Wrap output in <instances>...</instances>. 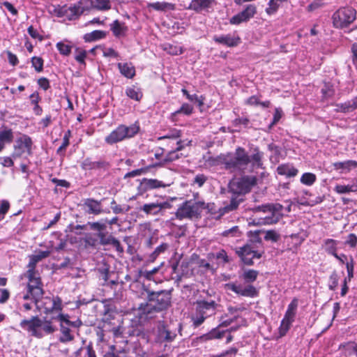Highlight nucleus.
I'll return each mask as SVG.
<instances>
[{"label":"nucleus","mask_w":357,"mask_h":357,"mask_svg":"<svg viewBox=\"0 0 357 357\" xmlns=\"http://www.w3.org/2000/svg\"><path fill=\"white\" fill-rule=\"evenodd\" d=\"M142 185L145 190L165 188L167 186L162 181L153 178H144Z\"/></svg>","instance_id":"obj_30"},{"label":"nucleus","mask_w":357,"mask_h":357,"mask_svg":"<svg viewBox=\"0 0 357 357\" xmlns=\"http://www.w3.org/2000/svg\"><path fill=\"white\" fill-rule=\"evenodd\" d=\"M111 208L114 213L119 214L128 212L130 209V207L127 205H119L116 204L115 200L113 199L111 202Z\"/></svg>","instance_id":"obj_47"},{"label":"nucleus","mask_w":357,"mask_h":357,"mask_svg":"<svg viewBox=\"0 0 357 357\" xmlns=\"http://www.w3.org/2000/svg\"><path fill=\"white\" fill-rule=\"evenodd\" d=\"M281 2L277 0H269L268 7L266 8V13L269 15L275 14L278 10Z\"/></svg>","instance_id":"obj_48"},{"label":"nucleus","mask_w":357,"mask_h":357,"mask_svg":"<svg viewBox=\"0 0 357 357\" xmlns=\"http://www.w3.org/2000/svg\"><path fill=\"white\" fill-rule=\"evenodd\" d=\"M75 357H96V355L93 347L89 344L78 349L75 353Z\"/></svg>","instance_id":"obj_39"},{"label":"nucleus","mask_w":357,"mask_h":357,"mask_svg":"<svg viewBox=\"0 0 357 357\" xmlns=\"http://www.w3.org/2000/svg\"><path fill=\"white\" fill-rule=\"evenodd\" d=\"M93 8L97 10H106L111 8L109 0H93Z\"/></svg>","instance_id":"obj_45"},{"label":"nucleus","mask_w":357,"mask_h":357,"mask_svg":"<svg viewBox=\"0 0 357 357\" xmlns=\"http://www.w3.org/2000/svg\"><path fill=\"white\" fill-rule=\"evenodd\" d=\"M225 290H230L236 294L245 296L253 298L257 296L258 291L256 288L251 285L248 284L246 286H242L241 284H236V283L230 282L227 283L224 285Z\"/></svg>","instance_id":"obj_14"},{"label":"nucleus","mask_w":357,"mask_h":357,"mask_svg":"<svg viewBox=\"0 0 357 357\" xmlns=\"http://www.w3.org/2000/svg\"><path fill=\"white\" fill-rule=\"evenodd\" d=\"M337 241L334 239L328 238L324 241V248L325 251L335 257H337Z\"/></svg>","instance_id":"obj_35"},{"label":"nucleus","mask_w":357,"mask_h":357,"mask_svg":"<svg viewBox=\"0 0 357 357\" xmlns=\"http://www.w3.org/2000/svg\"><path fill=\"white\" fill-rule=\"evenodd\" d=\"M280 234L275 230H268L266 232L264 239L266 241H271L273 242H277L280 239Z\"/></svg>","instance_id":"obj_59"},{"label":"nucleus","mask_w":357,"mask_h":357,"mask_svg":"<svg viewBox=\"0 0 357 357\" xmlns=\"http://www.w3.org/2000/svg\"><path fill=\"white\" fill-rule=\"evenodd\" d=\"M172 208V204L168 202L158 201L155 202L147 203L139 208V211L144 212L147 215H163L164 211Z\"/></svg>","instance_id":"obj_13"},{"label":"nucleus","mask_w":357,"mask_h":357,"mask_svg":"<svg viewBox=\"0 0 357 357\" xmlns=\"http://www.w3.org/2000/svg\"><path fill=\"white\" fill-rule=\"evenodd\" d=\"M162 49L171 55H179L183 52L182 47L177 45L165 44L162 45Z\"/></svg>","instance_id":"obj_40"},{"label":"nucleus","mask_w":357,"mask_h":357,"mask_svg":"<svg viewBox=\"0 0 357 357\" xmlns=\"http://www.w3.org/2000/svg\"><path fill=\"white\" fill-rule=\"evenodd\" d=\"M110 29L113 34L116 38H121L126 36L128 31V27L124 23L119 22V20H114L110 24Z\"/></svg>","instance_id":"obj_25"},{"label":"nucleus","mask_w":357,"mask_h":357,"mask_svg":"<svg viewBox=\"0 0 357 357\" xmlns=\"http://www.w3.org/2000/svg\"><path fill=\"white\" fill-rule=\"evenodd\" d=\"M220 327H217L215 328H213L209 333L203 335L200 337V339L203 340H208L213 339H221L222 338L225 331H220L219 329Z\"/></svg>","instance_id":"obj_38"},{"label":"nucleus","mask_w":357,"mask_h":357,"mask_svg":"<svg viewBox=\"0 0 357 357\" xmlns=\"http://www.w3.org/2000/svg\"><path fill=\"white\" fill-rule=\"evenodd\" d=\"M87 225H89L91 229L96 230L99 232H102V231L106 229L105 224L100 223L99 222H89L87 223Z\"/></svg>","instance_id":"obj_63"},{"label":"nucleus","mask_w":357,"mask_h":357,"mask_svg":"<svg viewBox=\"0 0 357 357\" xmlns=\"http://www.w3.org/2000/svg\"><path fill=\"white\" fill-rule=\"evenodd\" d=\"M86 207V212L89 214L99 215L102 213L101 202L93 199H87L84 203Z\"/></svg>","instance_id":"obj_24"},{"label":"nucleus","mask_w":357,"mask_h":357,"mask_svg":"<svg viewBox=\"0 0 357 357\" xmlns=\"http://www.w3.org/2000/svg\"><path fill=\"white\" fill-rule=\"evenodd\" d=\"M20 327L36 338H43L46 335L53 334L57 327L51 320L41 319L38 316H32L30 319H22Z\"/></svg>","instance_id":"obj_3"},{"label":"nucleus","mask_w":357,"mask_h":357,"mask_svg":"<svg viewBox=\"0 0 357 357\" xmlns=\"http://www.w3.org/2000/svg\"><path fill=\"white\" fill-rule=\"evenodd\" d=\"M193 107L190 105L188 103H184L180 107L179 109L176 110L174 113H172V116H176L181 113L184 114L185 115H190L192 113Z\"/></svg>","instance_id":"obj_52"},{"label":"nucleus","mask_w":357,"mask_h":357,"mask_svg":"<svg viewBox=\"0 0 357 357\" xmlns=\"http://www.w3.org/2000/svg\"><path fill=\"white\" fill-rule=\"evenodd\" d=\"M282 208L280 204H266L255 206L252 210L259 213L258 225H273L280 220Z\"/></svg>","instance_id":"obj_5"},{"label":"nucleus","mask_w":357,"mask_h":357,"mask_svg":"<svg viewBox=\"0 0 357 357\" xmlns=\"http://www.w3.org/2000/svg\"><path fill=\"white\" fill-rule=\"evenodd\" d=\"M126 95L131 99L139 101L142 97L141 92L134 88L129 87L126 90Z\"/></svg>","instance_id":"obj_50"},{"label":"nucleus","mask_w":357,"mask_h":357,"mask_svg":"<svg viewBox=\"0 0 357 357\" xmlns=\"http://www.w3.org/2000/svg\"><path fill=\"white\" fill-rule=\"evenodd\" d=\"M206 208V204L204 202H196L195 200H187L181 204L176 212L175 216L178 220L199 218L203 209Z\"/></svg>","instance_id":"obj_6"},{"label":"nucleus","mask_w":357,"mask_h":357,"mask_svg":"<svg viewBox=\"0 0 357 357\" xmlns=\"http://www.w3.org/2000/svg\"><path fill=\"white\" fill-rule=\"evenodd\" d=\"M169 248V245L167 243H163L160 244L159 246H158L155 250L149 255V261H154L156 258L162 253H164L168 248Z\"/></svg>","instance_id":"obj_41"},{"label":"nucleus","mask_w":357,"mask_h":357,"mask_svg":"<svg viewBox=\"0 0 357 357\" xmlns=\"http://www.w3.org/2000/svg\"><path fill=\"white\" fill-rule=\"evenodd\" d=\"M261 153L257 152L250 156L243 148L239 146L236 149L234 153L223 155L221 160L225 169L231 172L244 173L250 163L252 168L261 167Z\"/></svg>","instance_id":"obj_1"},{"label":"nucleus","mask_w":357,"mask_h":357,"mask_svg":"<svg viewBox=\"0 0 357 357\" xmlns=\"http://www.w3.org/2000/svg\"><path fill=\"white\" fill-rule=\"evenodd\" d=\"M118 68L124 77L132 79L135 75V68L131 63H119Z\"/></svg>","instance_id":"obj_28"},{"label":"nucleus","mask_w":357,"mask_h":357,"mask_svg":"<svg viewBox=\"0 0 357 357\" xmlns=\"http://www.w3.org/2000/svg\"><path fill=\"white\" fill-rule=\"evenodd\" d=\"M96 333L98 340L100 342H107L111 338L110 335L107 332L103 331V329L100 325L97 327Z\"/></svg>","instance_id":"obj_51"},{"label":"nucleus","mask_w":357,"mask_h":357,"mask_svg":"<svg viewBox=\"0 0 357 357\" xmlns=\"http://www.w3.org/2000/svg\"><path fill=\"white\" fill-rule=\"evenodd\" d=\"M124 332V329L123 326L119 325L117 326H114L113 331H112V337L114 339H118L123 337V334Z\"/></svg>","instance_id":"obj_64"},{"label":"nucleus","mask_w":357,"mask_h":357,"mask_svg":"<svg viewBox=\"0 0 357 357\" xmlns=\"http://www.w3.org/2000/svg\"><path fill=\"white\" fill-rule=\"evenodd\" d=\"M40 308L44 310V313L49 314L53 312H60L62 310V300L59 296L43 298Z\"/></svg>","instance_id":"obj_16"},{"label":"nucleus","mask_w":357,"mask_h":357,"mask_svg":"<svg viewBox=\"0 0 357 357\" xmlns=\"http://www.w3.org/2000/svg\"><path fill=\"white\" fill-rule=\"evenodd\" d=\"M107 33L104 31L95 30L91 33H86L84 36V39L86 42L96 41L105 38Z\"/></svg>","instance_id":"obj_37"},{"label":"nucleus","mask_w":357,"mask_h":357,"mask_svg":"<svg viewBox=\"0 0 357 357\" xmlns=\"http://www.w3.org/2000/svg\"><path fill=\"white\" fill-rule=\"evenodd\" d=\"M335 111L337 112H349L353 111L352 106L350 101L345 102L344 103L337 104Z\"/></svg>","instance_id":"obj_55"},{"label":"nucleus","mask_w":357,"mask_h":357,"mask_svg":"<svg viewBox=\"0 0 357 357\" xmlns=\"http://www.w3.org/2000/svg\"><path fill=\"white\" fill-rule=\"evenodd\" d=\"M93 0H80L77 4L69 8L71 18L77 17L85 10L93 8Z\"/></svg>","instance_id":"obj_20"},{"label":"nucleus","mask_w":357,"mask_h":357,"mask_svg":"<svg viewBox=\"0 0 357 357\" xmlns=\"http://www.w3.org/2000/svg\"><path fill=\"white\" fill-rule=\"evenodd\" d=\"M256 13V6L254 4H249L243 10L234 15L229 20V22L231 24H239L242 22H248L250 19L254 17Z\"/></svg>","instance_id":"obj_18"},{"label":"nucleus","mask_w":357,"mask_h":357,"mask_svg":"<svg viewBox=\"0 0 357 357\" xmlns=\"http://www.w3.org/2000/svg\"><path fill=\"white\" fill-rule=\"evenodd\" d=\"M298 307V300L294 298L289 304L287 310L284 314L280 326L279 327V333L281 337L284 336L289 330L292 323L295 320L296 310Z\"/></svg>","instance_id":"obj_11"},{"label":"nucleus","mask_w":357,"mask_h":357,"mask_svg":"<svg viewBox=\"0 0 357 357\" xmlns=\"http://www.w3.org/2000/svg\"><path fill=\"white\" fill-rule=\"evenodd\" d=\"M181 91L190 101L197 102L199 107H202L204 105V98L202 96H198L196 94L190 95L185 89H182Z\"/></svg>","instance_id":"obj_43"},{"label":"nucleus","mask_w":357,"mask_h":357,"mask_svg":"<svg viewBox=\"0 0 357 357\" xmlns=\"http://www.w3.org/2000/svg\"><path fill=\"white\" fill-rule=\"evenodd\" d=\"M49 255V251H40L38 254L31 256L29 264L27 266V271H31V272H37L36 271V264L43 259L47 257Z\"/></svg>","instance_id":"obj_26"},{"label":"nucleus","mask_w":357,"mask_h":357,"mask_svg":"<svg viewBox=\"0 0 357 357\" xmlns=\"http://www.w3.org/2000/svg\"><path fill=\"white\" fill-rule=\"evenodd\" d=\"M70 326H63L60 324V333L61 335L59 337V340L61 343H68L73 341L75 338L73 331L70 328Z\"/></svg>","instance_id":"obj_29"},{"label":"nucleus","mask_w":357,"mask_h":357,"mask_svg":"<svg viewBox=\"0 0 357 357\" xmlns=\"http://www.w3.org/2000/svg\"><path fill=\"white\" fill-rule=\"evenodd\" d=\"M139 130V126L135 124L130 126L120 125L105 137V142L111 145L116 144L126 138L132 137L138 132Z\"/></svg>","instance_id":"obj_10"},{"label":"nucleus","mask_w":357,"mask_h":357,"mask_svg":"<svg viewBox=\"0 0 357 357\" xmlns=\"http://www.w3.org/2000/svg\"><path fill=\"white\" fill-rule=\"evenodd\" d=\"M183 156L182 153H178L176 150L171 151L167 153L165 158L160 162L155 164L154 166L163 167L165 165L178 160Z\"/></svg>","instance_id":"obj_32"},{"label":"nucleus","mask_w":357,"mask_h":357,"mask_svg":"<svg viewBox=\"0 0 357 357\" xmlns=\"http://www.w3.org/2000/svg\"><path fill=\"white\" fill-rule=\"evenodd\" d=\"M82 168L84 170L91 169H104L106 170L109 168L110 165L105 160L92 161L91 158H87L82 162Z\"/></svg>","instance_id":"obj_21"},{"label":"nucleus","mask_w":357,"mask_h":357,"mask_svg":"<svg viewBox=\"0 0 357 357\" xmlns=\"http://www.w3.org/2000/svg\"><path fill=\"white\" fill-rule=\"evenodd\" d=\"M213 40L219 44L224 45L227 47H236L241 43L240 37L234 33V34H227V35H221V36H215L213 37Z\"/></svg>","instance_id":"obj_19"},{"label":"nucleus","mask_w":357,"mask_h":357,"mask_svg":"<svg viewBox=\"0 0 357 357\" xmlns=\"http://www.w3.org/2000/svg\"><path fill=\"white\" fill-rule=\"evenodd\" d=\"M289 237L291 239L296 238V242L294 243L292 246L288 248L287 250L291 251L293 253H297L298 249L299 246L301 245L303 240L300 238L298 234H291Z\"/></svg>","instance_id":"obj_54"},{"label":"nucleus","mask_w":357,"mask_h":357,"mask_svg":"<svg viewBox=\"0 0 357 357\" xmlns=\"http://www.w3.org/2000/svg\"><path fill=\"white\" fill-rule=\"evenodd\" d=\"M98 236L100 239V244L102 245H111L119 252H123V249L121 245L120 241L110 234L104 232H98Z\"/></svg>","instance_id":"obj_23"},{"label":"nucleus","mask_w":357,"mask_h":357,"mask_svg":"<svg viewBox=\"0 0 357 357\" xmlns=\"http://www.w3.org/2000/svg\"><path fill=\"white\" fill-rule=\"evenodd\" d=\"M238 255L241 257V260L246 265H253L254 259H260L261 253L255 250L251 245H245L236 251Z\"/></svg>","instance_id":"obj_15"},{"label":"nucleus","mask_w":357,"mask_h":357,"mask_svg":"<svg viewBox=\"0 0 357 357\" xmlns=\"http://www.w3.org/2000/svg\"><path fill=\"white\" fill-rule=\"evenodd\" d=\"M56 47H57L59 52H60V54H61L64 56H68L71 52L72 46H70V45L66 44L63 42H59L56 44Z\"/></svg>","instance_id":"obj_53"},{"label":"nucleus","mask_w":357,"mask_h":357,"mask_svg":"<svg viewBox=\"0 0 357 357\" xmlns=\"http://www.w3.org/2000/svg\"><path fill=\"white\" fill-rule=\"evenodd\" d=\"M217 4L215 0H192L188 8L197 13H211Z\"/></svg>","instance_id":"obj_17"},{"label":"nucleus","mask_w":357,"mask_h":357,"mask_svg":"<svg viewBox=\"0 0 357 357\" xmlns=\"http://www.w3.org/2000/svg\"><path fill=\"white\" fill-rule=\"evenodd\" d=\"M32 66L37 72H41L43 69V60L40 57L33 56L31 59Z\"/></svg>","instance_id":"obj_58"},{"label":"nucleus","mask_w":357,"mask_h":357,"mask_svg":"<svg viewBox=\"0 0 357 357\" xmlns=\"http://www.w3.org/2000/svg\"><path fill=\"white\" fill-rule=\"evenodd\" d=\"M24 275L29 280L27 284L28 292L31 295L35 303L38 304L44 294L43 284L40 275L38 272L26 271Z\"/></svg>","instance_id":"obj_9"},{"label":"nucleus","mask_w":357,"mask_h":357,"mask_svg":"<svg viewBox=\"0 0 357 357\" xmlns=\"http://www.w3.org/2000/svg\"><path fill=\"white\" fill-rule=\"evenodd\" d=\"M258 274L257 271L249 269L243 272L242 278L247 283H251L257 280Z\"/></svg>","instance_id":"obj_42"},{"label":"nucleus","mask_w":357,"mask_h":357,"mask_svg":"<svg viewBox=\"0 0 357 357\" xmlns=\"http://www.w3.org/2000/svg\"><path fill=\"white\" fill-rule=\"evenodd\" d=\"M219 305L215 301L197 300L195 303V312L192 314V326H201L205 320L216 314Z\"/></svg>","instance_id":"obj_4"},{"label":"nucleus","mask_w":357,"mask_h":357,"mask_svg":"<svg viewBox=\"0 0 357 357\" xmlns=\"http://www.w3.org/2000/svg\"><path fill=\"white\" fill-rule=\"evenodd\" d=\"M171 291H149L146 302L138 307L137 314L140 319L151 318L155 313L166 310L171 305Z\"/></svg>","instance_id":"obj_2"},{"label":"nucleus","mask_w":357,"mask_h":357,"mask_svg":"<svg viewBox=\"0 0 357 357\" xmlns=\"http://www.w3.org/2000/svg\"><path fill=\"white\" fill-rule=\"evenodd\" d=\"M77 54L75 56V60L79 62L80 64L85 66V59L86 57V52L83 50H77Z\"/></svg>","instance_id":"obj_60"},{"label":"nucleus","mask_w":357,"mask_h":357,"mask_svg":"<svg viewBox=\"0 0 357 357\" xmlns=\"http://www.w3.org/2000/svg\"><path fill=\"white\" fill-rule=\"evenodd\" d=\"M99 325L102 327L103 331L107 332L109 335L110 333H112L114 326V324H112L111 321H107L106 317H104L102 319V322L100 323Z\"/></svg>","instance_id":"obj_56"},{"label":"nucleus","mask_w":357,"mask_h":357,"mask_svg":"<svg viewBox=\"0 0 357 357\" xmlns=\"http://www.w3.org/2000/svg\"><path fill=\"white\" fill-rule=\"evenodd\" d=\"M148 8L157 11L173 10L175 9V5L168 2H153L148 4Z\"/></svg>","instance_id":"obj_33"},{"label":"nucleus","mask_w":357,"mask_h":357,"mask_svg":"<svg viewBox=\"0 0 357 357\" xmlns=\"http://www.w3.org/2000/svg\"><path fill=\"white\" fill-rule=\"evenodd\" d=\"M243 201L242 198H239L238 195H234L231 197L230 203L225 207V211H231L235 210L239 204Z\"/></svg>","instance_id":"obj_46"},{"label":"nucleus","mask_w":357,"mask_h":357,"mask_svg":"<svg viewBox=\"0 0 357 357\" xmlns=\"http://www.w3.org/2000/svg\"><path fill=\"white\" fill-rule=\"evenodd\" d=\"M257 178L254 176H243L234 179L229 183V192L234 195L241 196L249 192L257 184Z\"/></svg>","instance_id":"obj_8"},{"label":"nucleus","mask_w":357,"mask_h":357,"mask_svg":"<svg viewBox=\"0 0 357 357\" xmlns=\"http://www.w3.org/2000/svg\"><path fill=\"white\" fill-rule=\"evenodd\" d=\"M60 321V324L63 326H71L73 328H79L82 325V322L79 320L71 321L70 320V316L68 314L60 313L56 318Z\"/></svg>","instance_id":"obj_34"},{"label":"nucleus","mask_w":357,"mask_h":357,"mask_svg":"<svg viewBox=\"0 0 357 357\" xmlns=\"http://www.w3.org/2000/svg\"><path fill=\"white\" fill-rule=\"evenodd\" d=\"M13 140V133L11 129L0 131V152L3 151L6 144H10Z\"/></svg>","instance_id":"obj_31"},{"label":"nucleus","mask_w":357,"mask_h":357,"mask_svg":"<svg viewBox=\"0 0 357 357\" xmlns=\"http://www.w3.org/2000/svg\"><path fill=\"white\" fill-rule=\"evenodd\" d=\"M277 172L282 176L287 177H294L297 175L298 171L290 164H282L278 167Z\"/></svg>","instance_id":"obj_27"},{"label":"nucleus","mask_w":357,"mask_h":357,"mask_svg":"<svg viewBox=\"0 0 357 357\" xmlns=\"http://www.w3.org/2000/svg\"><path fill=\"white\" fill-rule=\"evenodd\" d=\"M316 180V175L310 172L304 173L301 177V182L308 186L313 185Z\"/></svg>","instance_id":"obj_44"},{"label":"nucleus","mask_w":357,"mask_h":357,"mask_svg":"<svg viewBox=\"0 0 357 357\" xmlns=\"http://www.w3.org/2000/svg\"><path fill=\"white\" fill-rule=\"evenodd\" d=\"M176 337V333L168 329L167 327H162L158 331V340L162 343H165V351L169 350L171 348L167 343L172 342Z\"/></svg>","instance_id":"obj_22"},{"label":"nucleus","mask_w":357,"mask_h":357,"mask_svg":"<svg viewBox=\"0 0 357 357\" xmlns=\"http://www.w3.org/2000/svg\"><path fill=\"white\" fill-rule=\"evenodd\" d=\"M335 190L338 194H345L350 192H356V188L354 186V184L347 185H337L335 187Z\"/></svg>","instance_id":"obj_49"},{"label":"nucleus","mask_w":357,"mask_h":357,"mask_svg":"<svg viewBox=\"0 0 357 357\" xmlns=\"http://www.w3.org/2000/svg\"><path fill=\"white\" fill-rule=\"evenodd\" d=\"M338 275L336 271H333L329 278L328 287L331 290H335L338 285Z\"/></svg>","instance_id":"obj_57"},{"label":"nucleus","mask_w":357,"mask_h":357,"mask_svg":"<svg viewBox=\"0 0 357 357\" xmlns=\"http://www.w3.org/2000/svg\"><path fill=\"white\" fill-rule=\"evenodd\" d=\"M10 208V204L7 200H2L0 203V218L3 219Z\"/></svg>","instance_id":"obj_62"},{"label":"nucleus","mask_w":357,"mask_h":357,"mask_svg":"<svg viewBox=\"0 0 357 357\" xmlns=\"http://www.w3.org/2000/svg\"><path fill=\"white\" fill-rule=\"evenodd\" d=\"M240 231L238 226H234L229 229H227L222 232L224 236H239Z\"/></svg>","instance_id":"obj_61"},{"label":"nucleus","mask_w":357,"mask_h":357,"mask_svg":"<svg viewBox=\"0 0 357 357\" xmlns=\"http://www.w3.org/2000/svg\"><path fill=\"white\" fill-rule=\"evenodd\" d=\"M32 144L31 138L26 135H23L16 139L12 157L14 158H19L25 153L31 155Z\"/></svg>","instance_id":"obj_12"},{"label":"nucleus","mask_w":357,"mask_h":357,"mask_svg":"<svg viewBox=\"0 0 357 357\" xmlns=\"http://www.w3.org/2000/svg\"><path fill=\"white\" fill-rule=\"evenodd\" d=\"M356 19V11L350 6L340 8L332 16L333 26L337 29L349 26Z\"/></svg>","instance_id":"obj_7"},{"label":"nucleus","mask_w":357,"mask_h":357,"mask_svg":"<svg viewBox=\"0 0 357 357\" xmlns=\"http://www.w3.org/2000/svg\"><path fill=\"white\" fill-rule=\"evenodd\" d=\"M333 165L336 170L342 169L349 172L351 169L357 167V162L355 160H347L344 162H334Z\"/></svg>","instance_id":"obj_36"}]
</instances>
